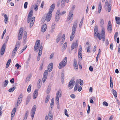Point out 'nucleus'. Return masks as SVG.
I'll return each mask as SVG.
<instances>
[{
  "label": "nucleus",
  "instance_id": "1",
  "mask_svg": "<svg viewBox=\"0 0 120 120\" xmlns=\"http://www.w3.org/2000/svg\"><path fill=\"white\" fill-rule=\"evenodd\" d=\"M77 23V22L76 21L74 23L72 27V33L70 36V40L71 41H72L73 40L74 37L75 36L74 35L75 34L76 29Z\"/></svg>",
  "mask_w": 120,
  "mask_h": 120
},
{
  "label": "nucleus",
  "instance_id": "2",
  "mask_svg": "<svg viewBox=\"0 0 120 120\" xmlns=\"http://www.w3.org/2000/svg\"><path fill=\"white\" fill-rule=\"evenodd\" d=\"M94 38L96 39V38H98L99 40H101L100 35L98 32V27L97 26H96L94 27Z\"/></svg>",
  "mask_w": 120,
  "mask_h": 120
},
{
  "label": "nucleus",
  "instance_id": "3",
  "mask_svg": "<svg viewBox=\"0 0 120 120\" xmlns=\"http://www.w3.org/2000/svg\"><path fill=\"white\" fill-rule=\"evenodd\" d=\"M67 58L65 57L60 62L58 68L59 69L62 68L64 67L67 64Z\"/></svg>",
  "mask_w": 120,
  "mask_h": 120
},
{
  "label": "nucleus",
  "instance_id": "4",
  "mask_svg": "<svg viewBox=\"0 0 120 120\" xmlns=\"http://www.w3.org/2000/svg\"><path fill=\"white\" fill-rule=\"evenodd\" d=\"M61 93V90L60 89L58 91H57L56 93V104H57V105H59V99L58 96H59L60 97L62 95Z\"/></svg>",
  "mask_w": 120,
  "mask_h": 120
},
{
  "label": "nucleus",
  "instance_id": "5",
  "mask_svg": "<svg viewBox=\"0 0 120 120\" xmlns=\"http://www.w3.org/2000/svg\"><path fill=\"white\" fill-rule=\"evenodd\" d=\"M55 7V4H52L50 6L49 11L47 15H52V11L54 10Z\"/></svg>",
  "mask_w": 120,
  "mask_h": 120
},
{
  "label": "nucleus",
  "instance_id": "6",
  "mask_svg": "<svg viewBox=\"0 0 120 120\" xmlns=\"http://www.w3.org/2000/svg\"><path fill=\"white\" fill-rule=\"evenodd\" d=\"M36 109V107L35 105H34L33 107L31 109V111L30 114L31 116L32 119H33L34 117V115Z\"/></svg>",
  "mask_w": 120,
  "mask_h": 120
},
{
  "label": "nucleus",
  "instance_id": "7",
  "mask_svg": "<svg viewBox=\"0 0 120 120\" xmlns=\"http://www.w3.org/2000/svg\"><path fill=\"white\" fill-rule=\"evenodd\" d=\"M78 42V40H76L75 43H73L72 44L71 48V50H73L74 48H75V49L76 50H77Z\"/></svg>",
  "mask_w": 120,
  "mask_h": 120
},
{
  "label": "nucleus",
  "instance_id": "8",
  "mask_svg": "<svg viewBox=\"0 0 120 120\" xmlns=\"http://www.w3.org/2000/svg\"><path fill=\"white\" fill-rule=\"evenodd\" d=\"M22 94H20L18 99L17 104L15 105V107L19 105L22 101Z\"/></svg>",
  "mask_w": 120,
  "mask_h": 120
},
{
  "label": "nucleus",
  "instance_id": "9",
  "mask_svg": "<svg viewBox=\"0 0 120 120\" xmlns=\"http://www.w3.org/2000/svg\"><path fill=\"white\" fill-rule=\"evenodd\" d=\"M6 48V44L4 43L1 48L0 49V54L1 55H3L5 52Z\"/></svg>",
  "mask_w": 120,
  "mask_h": 120
},
{
  "label": "nucleus",
  "instance_id": "10",
  "mask_svg": "<svg viewBox=\"0 0 120 120\" xmlns=\"http://www.w3.org/2000/svg\"><path fill=\"white\" fill-rule=\"evenodd\" d=\"M75 83V81L73 80H71L69 82L68 86V87H70L69 89H72L74 86V83Z\"/></svg>",
  "mask_w": 120,
  "mask_h": 120
},
{
  "label": "nucleus",
  "instance_id": "11",
  "mask_svg": "<svg viewBox=\"0 0 120 120\" xmlns=\"http://www.w3.org/2000/svg\"><path fill=\"white\" fill-rule=\"evenodd\" d=\"M73 66L75 70H77L78 68V66L77 61L75 59L74 60Z\"/></svg>",
  "mask_w": 120,
  "mask_h": 120
},
{
  "label": "nucleus",
  "instance_id": "12",
  "mask_svg": "<svg viewBox=\"0 0 120 120\" xmlns=\"http://www.w3.org/2000/svg\"><path fill=\"white\" fill-rule=\"evenodd\" d=\"M53 64L52 63H50L48 67V70H49V72H51L53 68Z\"/></svg>",
  "mask_w": 120,
  "mask_h": 120
},
{
  "label": "nucleus",
  "instance_id": "13",
  "mask_svg": "<svg viewBox=\"0 0 120 120\" xmlns=\"http://www.w3.org/2000/svg\"><path fill=\"white\" fill-rule=\"evenodd\" d=\"M38 90L37 89H36L33 94V98L34 99H36L38 95Z\"/></svg>",
  "mask_w": 120,
  "mask_h": 120
},
{
  "label": "nucleus",
  "instance_id": "14",
  "mask_svg": "<svg viewBox=\"0 0 120 120\" xmlns=\"http://www.w3.org/2000/svg\"><path fill=\"white\" fill-rule=\"evenodd\" d=\"M47 29V25L46 24H44L42 26L41 29V31L42 32H44L46 31Z\"/></svg>",
  "mask_w": 120,
  "mask_h": 120
},
{
  "label": "nucleus",
  "instance_id": "15",
  "mask_svg": "<svg viewBox=\"0 0 120 120\" xmlns=\"http://www.w3.org/2000/svg\"><path fill=\"white\" fill-rule=\"evenodd\" d=\"M109 4L108 1L107 0H106L105 1V8L106 11L109 12V9H108V5Z\"/></svg>",
  "mask_w": 120,
  "mask_h": 120
},
{
  "label": "nucleus",
  "instance_id": "16",
  "mask_svg": "<svg viewBox=\"0 0 120 120\" xmlns=\"http://www.w3.org/2000/svg\"><path fill=\"white\" fill-rule=\"evenodd\" d=\"M56 26V23L55 22H53L52 24L51 27V32L52 33L53 32V31L55 28Z\"/></svg>",
  "mask_w": 120,
  "mask_h": 120
},
{
  "label": "nucleus",
  "instance_id": "17",
  "mask_svg": "<svg viewBox=\"0 0 120 120\" xmlns=\"http://www.w3.org/2000/svg\"><path fill=\"white\" fill-rule=\"evenodd\" d=\"M101 37L105 36V28L104 27H102L101 29Z\"/></svg>",
  "mask_w": 120,
  "mask_h": 120
},
{
  "label": "nucleus",
  "instance_id": "18",
  "mask_svg": "<svg viewBox=\"0 0 120 120\" xmlns=\"http://www.w3.org/2000/svg\"><path fill=\"white\" fill-rule=\"evenodd\" d=\"M17 50V47H15L12 53V56H13V57L15 56V53H16Z\"/></svg>",
  "mask_w": 120,
  "mask_h": 120
},
{
  "label": "nucleus",
  "instance_id": "19",
  "mask_svg": "<svg viewBox=\"0 0 120 120\" xmlns=\"http://www.w3.org/2000/svg\"><path fill=\"white\" fill-rule=\"evenodd\" d=\"M34 18H35L34 17H32V15H28V17L27 19V22L28 23H29L30 21H31V20H32V19Z\"/></svg>",
  "mask_w": 120,
  "mask_h": 120
},
{
  "label": "nucleus",
  "instance_id": "20",
  "mask_svg": "<svg viewBox=\"0 0 120 120\" xmlns=\"http://www.w3.org/2000/svg\"><path fill=\"white\" fill-rule=\"evenodd\" d=\"M16 111V109L15 108H14L12 110L11 114V118H12V117H13L15 115V112Z\"/></svg>",
  "mask_w": 120,
  "mask_h": 120
},
{
  "label": "nucleus",
  "instance_id": "21",
  "mask_svg": "<svg viewBox=\"0 0 120 120\" xmlns=\"http://www.w3.org/2000/svg\"><path fill=\"white\" fill-rule=\"evenodd\" d=\"M66 0H62L61 2V8H63L65 5Z\"/></svg>",
  "mask_w": 120,
  "mask_h": 120
},
{
  "label": "nucleus",
  "instance_id": "22",
  "mask_svg": "<svg viewBox=\"0 0 120 120\" xmlns=\"http://www.w3.org/2000/svg\"><path fill=\"white\" fill-rule=\"evenodd\" d=\"M67 42H65L63 44V46L62 48V50H64L66 49L67 46Z\"/></svg>",
  "mask_w": 120,
  "mask_h": 120
},
{
  "label": "nucleus",
  "instance_id": "23",
  "mask_svg": "<svg viewBox=\"0 0 120 120\" xmlns=\"http://www.w3.org/2000/svg\"><path fill=\"white\" fill-rule=\"evenodd\" d=\"M62 39V37L61 36L60 34H59L57 38L56 39V41L57 43H58L60 40Z\"/></svg>",
  "mask_w": 120,
  "mask_h": 120
},
{
  "label": "nucleus",
  "instance_id": "24",
  "mask_svg": "<svg viewBox=\"0 0 120 120\" xmlns=\"http://www.w3.org/2000/svg\"><path fill=\"white\" fill-rule=\"evenodd\" d=\"M115 19L116 23L118 24H120V18L118 17H116Z\"/></svg>",
  "mask_w": 120,
  "mask_h": 120
},
{
  "label": "nucleus",
  "instance_id": "25",
  "mask_svg": "<svg viewBox=\"0 0 120 120\" xmlns=\"http://www.w3.org/2000/svg\"><path fill=\"white\" fill-rule=\"evenodd\" d=\"M33 19L32 20H31V21L30 22V28H31L33 25L34 23V22L35 20V18H34H34L32 19Z\"/></svg>",
  "mask_w": 120,
  "mask_h": 120
},
{
  "label": "nucleus",
  "instance_id": "26",
  "mask_svg": "<svg viewBox=\"0 0 120 120\" xmlns=\"http://www.w3.org/2000/svg\"><path fill=\"white\" fill-rule=\"evenodd\" d=\"M41 81L40 79H39L38 80V83L37 86L38 88H40L41 86Z\"/></svg>",
  "mask_w": 120,
  "mask_h": 120
},
{
  "label": "nucleus",
  "instance_id": "27",
  "mask_svg": "<svg viewBox=\"0 0 120 120\" xmlns=\"http://www.w3.org/2000/svg\"><path fill=\"white\" fill-rule=\"evenodd\" d=\"M108 4V9H109V12H110L111 9V1L110 2H109Z\"/></svg>",
  "mask_w": 120,
  "mask_h": 120
},
{
  "label": "nucleus",
  "instance_id": "28",
  "mask_svg": "<svg viewBox=\"0 0 120 120\" xmlns=\"http://www.w3.org/2000/svg\"><path fill=\"white\" fill-rule=\"evenodd\" d=\"M112 93L115 97H116L117 96V93L116 91L114 90H112Z\"/></svg>",
  "mask_w": 120,
  "mask_h": 120
},
{
  "label": "nucleus",
  "instance_id": "29",
  "mask_svg": "<svg viewBox=\"0 0 120 120\" xmlns=\"http://www.w3.org/2000/svg\"><path fill=\"white\" fill-rule=\"evenodd\" d=\"M50 98V96L48 95L46 98L45 100V102L46 103H47L49 100V99Z\"/></svg>",
  "mask_w": 120,
  "mask_h": 120
},
{
  "label": "nucleus",
  "instance_id": "30",
  "mask_svg": "<svg viewBox=\"0 0 120 120\" xmlns=\"http://www.w3.org/2000/svg\"><path fill=\"white\" fill-rule=\"evenodd\" d=\"M52 15H46V20L47 22H49L50 20Z\"/></svg>",
  "mask_w": 120,
  "mask_h": 120
},
{
  "label": "nucleus",
  "instance_id": "31",
  "mask_svg": "<svg viewBox=\"0 0 120 120\" xmlns=\"http://www.w3.org/2000/svg\"><path fill=\"white\" fill-rule=\"evenodd\" d=\"M11 59H10L8 61L6 65V68H7L9 67L10 64L11 62Z\"/></svg>",
  "mask_w": 120,
  "mask_h": 120
},
{
  "label": "nucleus",
  "instance_id": "32",
  "mask_svg": "<svg viewBox=\"0 0 120 120\" xmlns=\"http://www.w3.org/2000/svg\"><path fill=\"white\" fill-rule=\"evenodd\" d=\"M48 71L47 70H45L43 74V77L47 78L48 75Z\"/></svg>",
  "mask_w": 120,
  "mask_h": 120
},
{
  "label": "nucleus",
  "instance_id": "33",
  "mask_svg": "<svg viewBox=\"0 0 120 120\" xmlns=\"http://www.w3.org/2000/svg\"><path fill=\"white\" fill-rule=\"evenodd\" d=\"M29 112V111H26V113L25 114V116L24 117V119L25 120H26L27 119Z\"/></svg>",
  "mask_w": 120,
  "mask_h": 120
},
{
  "label": "nucleus",
  "instance_id": "34",
  "mask_svg": "<svg viewBox=\"0 0 120 120\" xmlns=\"http://www.w3.org/2000/svg\"><path fill=\"white\" fill-rule=\"evenodd\" d=\"M100 26L102 27H103L104 24V21L103 19H101L100 21Z\"/></svg>",
  "mask_w": 120,
  "mask_h": 120
},
{
  "label": "nucleus",
  "instance_id": "35",
  "mask_svg": "<svg viewBox=\"0 0 120 120\" xmlns=\"http://www.w3.org/2000/svg\"><path fill=\"white\" fill-rule=\"evenodd\" d=\"M8 80H5L4 82V84L3 85V87H5L8 84Z\"/></svg>",
  "mask_w": 120,
  "mask_h": 120
},
{
  "label": "nucleus",
  "instance_id": "36",
  "mask_svg": "<svg viewBox=\"0 0 120 120\" xmlns=\"http://www.w3.org/2000/svg\"><path fill=\"white\" fill-rule=\"evenodd\" d=\"M31 98V97L30 96H28L26 103V104L27 105L28 103L29 102Z\"/></svg>",
  "mask_w": 120,
  "mask_h": 120
},
{
  "label": "nucleus",
  "instance_id": "37",
  "mask_svg": "<svg viewBox=\"0 0 120 120\" xmlns=\"http://www.w3.org/2000/svg\"><path fill=\"white\" fill-rule=\"evenodd\" d=\"M107 30L109 33H111L112 30V27H107Z\"/></svg>",
  "mask_w": 120,
  "mask_h": 120
},
{
  "label": "nucleus",
  "instance_id": "38",
  "mask_svg": "<svg viewBox=\"0 0 120 120\" xmlns=\"http://www.w3.org/2000/svg\"><path fill=\"white\" fill-rule=\"evenodd\" d=\"M4 22L6 24H7L8 22V17L7 15H4Z\"/></svg>",
  "mask_w": 120,
  "mask_h": 120
},
{
  "label": "nucleus",
  "instance_id": "39",
  "mask_svg": "<svg viewBox=\"0 0 120 120\" xmlns=\"http://www.w3.org/2000/svg\"><path fill=\"white\" fill-rule=\"evenodd\" d=\"M15 87H14L9 89L8 90V91L10 92H12L15 89Z\"/></svg>",
  "mask_w": 120,
  "mask_h": 120
},
{
  "label": "nucleus",
  "instance_id": "40",
  "mask_svg": "<svg viewBox=\"0 0 120 120\" xmlns=\"http://www.w3.org/2000/svg\"><path fill=\"white\" fill-rule=\"evenodd\" d=\"M101 50L99 49V51H98V53L97 55V57H96V62H98V56L99 54H100L101 53Z\"/></svg>",
  "mask_w": 120,
  "mask_h": 120
},
{
  "label": "nucleus",
  "instance_id": "41",
  "mask_svg": "<svg viewBox=\"0 0 120 120\" xmlns=\"http://www.w3.org/2000/svg\"><path fill=\"white\" fill-rule=\"evenodd\" d=\"M73 16V15H69L67 18V21H68L70 20H71H71H72Z\"/></svg>",
  "mask_w": 120,
  "mask_h": 120
},
{
  "label": "nucleus",
  "instance_id": "42",
  "mask_svg": "<svg viewBox=\"0 0 120 120\" xmlns=\"http://www.w3.org/2000/svg\"><path fill=\"white\" fill-rule=\"evenodd\" d=\"M61 77L62 78H61V80L62 82H64V73H62L61 74Z\"/></svg>",
  "mask_w": 120,
  "mask_h": 120
},
{
  "label": "nucleus",
  "instance_id": "43",
  "mask_svg": "<svg viewBox=\"0 0 120 120\" xmlns=\"http://www.w3.org/2000/svg\"><path fill=\"white\" fill-rule=\"evenodd\" d=\"M23 29L22 28H20L19 31V34H23Z\"/></svg>",
  "mask_w": 120,
  "mask_h": 120
},
{
  "label": "nucleus",
  "instance_id": "44",
  "mask_svg": "<svg viewBox=\"0 0 120 120\" xmlns=\"http://www.w3.org/2000/svg\"><path fill=\"white\" fill-rule=\"evenodd\" d=\"M83 19L84 17H83L82 19L79 24V27L80 28H81L82 27V24L83 22Z\"/></svg>",
  "mask_w": 120,
  "mask_h": 120
},
{
  "label": "nucleus",
  "instance_id": "45",
  "mask_svg": "<svg viewBox=\"0 0 120 120\" xmlns=\"http://www.w3.org/2000/svg\"><path fill=\"white\" fill-rule=\"evenodd\" d=\"M82 54L81 52H78V57L79 58H80L81 60L82 58Z\"/></svg>",
  "mask_w": 120,
  "mask_h": 120
},
{
  "label": "nucleus",
  "instance_id": "46",
  "mask_svg": "<svg viewBox=\"0 0 120 120\" xmlns=\"http://www.w3.org/2000/svg\"><path fill=\"white\" fill-rule=\"evenodd\" d=\"M56 16H55L56 21V22L58 21L60 19V17L59 16L60 15H56Z\"/></svg>",
  "mask_w": 120,
  "mask_h": 120
},
{
  "label": "nucleus",
  "instance_id": "47",
  "mask_svg": "<svg viewBox=\"0 0 120 120\" xmlns=\"http://www.w3.org/2000/svg\"><path fill=\"white\" fill-rule=\"evenodd\" d=\"M33 6L32 7V8H31V10L30 11L29 13L28 14V15H32L33 12Z\"/></svg>",
  "mask_w": 120,
  "mask_h": 120
},
{
  "label": "nucleus",
  "instance_id": "48",
  "mask_svg": "<svg viewBox=\"0 0 120 120\" xmlns=\"http://www.w3.org/2000/svg\"><path fill=\"white\" fill-rule=\"evenodd\" d=\"M20 42L19 41H18L16 43L15 47H16L17 48V47L18 46H20Z\"/></svg>",
  "mask_w": 120,
  "mask_h": 120
},
{
  "label": "nucleus",
  "instance_id": "49",
  "mask_svg": "<svg viewBox=\"0 0 120 120\" xmlns=\"http://www.w3.org/2000/svg\"><path fill=\"white\" fill-rule=\"evenodd\" d=\"M46 19V17L45 16H43L41 19V21L42 22H44Z\"/></svg>",
  "mask_w": 120,
  "mask_h": 120
},
{
  "label": "nucleus",
  "instance_id": "50",
  "mask_svg": "<svg viewBox=\"0 0 120 120\" xmlns=\"http://www.w3.org/2000/svg\"><path fill=\"white\" fill-rule=\"evenodd\" d=\"M51 88L49 86L47 90V94H49L50 92V91Z\"/></svg>",
  "mask_w": 120,
  "mask_h": 120
},
{
  "label": "nucleus",
  "instance_id": "51",
  "mask_svg": "<svg viewBox=\"0 0 120 120\" xmlns=\"http://www.w3.org/2000/svg\"><path fill=\"white\" fill-rule=\"evenodd\" d=\"M103 105H105L106 106H107L108 105V103L106 101H104L103 102Z\"/></svg>",
  "mask_w": 120,
  "mask_h": 120
},
{
  "label": "nucleus",
  "instance_id": "52",
  "mask_svg": "<svg viewBox=\"0 0 120 120\" xmlns=\"http://www.w3.org/2000/svg\"><path fill=\"white\" fill-rule=\"evenodd\" d=\"M39 46L35 44L34 47V50L35 51H36L38 49V47H39Z\"/></svg>",
  "mask_w": 120,
  "mask_h": 120
},
{
  "label": "nucleus",
  "instance_id": "53",
  "mask_svg": "<svg viewBox=\"0 0 120 120\" xmlns=\"http://www.w3.org/2000/svg\"><path fill=\"white\" fill-rule=\"evenodd\" d=\"M87 51L88 52H90V47L89 45H88V47L87 48Z\"/></svg>",
  "mask_w": 120,
  "mask_h": 120
},
{
  "label": "nucleus",
  "instance_id": "54",
  "mask_svg": "<svg viewBox=\"0 0 120 120\" xmlns=\"http://www.w3.org/2000/svg\"><path fill=\"white\" fill-rule=\"evenodd\" d=\"M98 9L101 10L102 9L101 4V2L99 3L98 4Z\"/></svg>",
  "mask_w": 120,
  "mask_h": 120
},
{
  "label": "nucleus",
  "instance_id": "55",
  "mask_svg": "<svg viewBox=\"0 0 120 120\" xmlns=\"http://www.w3.org/2000/svg\"><path fill=\"white\" fill-rule=\"evenodd\" d=\"M22 36V35L21 34H19V37H18V40H20L21 39Z\"/></svg>",
  "mask_w": 120,
  "mask_h": 120
},
{
  "label": "nucleus",
  "instance_id": "56",
  "mask_svg": "<svg viewBox=\"0 0 120 120\" xmlns=\"http://www.w3.org/2000/svg\"><path fill=\"white\" fill-rule=\"evenodd\" d=\"M112 25L111 24V22L110 21H109L108 22L107 27H112Z\"/></svg>",
  "mask_w": 120,
  "mask_h": 120
},
{
  "label": "nucleus",
  "instance_id": "57",
  "mask_svg": "<svg viewBox=\"0 0 120 120\" xmlns=\"http://www.w3.org/2000/svg\"><path fill=\"white\" fill-rule=\"evenodd\" d=\"M61 13H60V10H58L57 11L56 15H60Z\"/></svg>",
  "mask_w": 120,
  "mask_h": 120
},
{
  "label": "nucleus",
  "instance_id": "58",
  "mask_svg": "<svg viewBox=\"0 0 120 120\" xmlns=\"http://www.w3.org/2000/svg\"><path fill=\"white\" fill-rule=\"evenodd\" d=\"M27 38V33L26 31H25L24 33V35L23 37V39H26Z\"/></svg>",
  "mask_w": 120,
  "mask_h": 120
},
{
  "label": "nucleus",
  "instance_id": "59",
  "mask_svg": "<svg viewBox=\"0 0 120 120\" xmlns=\"http://www.w3.org/2000/svg\"><path fill=\"white\" fill-rule=\"evenodd\" d=\"M40 42L39 40H37L35 44L39 46L40 44Z\"/></svg>",
  "mask_w": 120,
  "mask_h": 120
},
{
  "label": "nucleus",
  "instance_id": "60",
  "mask_svg": "<svg viewBox=\"0 0 120 120\" xmlns=\"http://www.w3.org/2000/svg\"><path fill=\"white\" fill-rule=\"evenodd\" d=\"M28 4V2H26L24 4V8L26 9L27 7V5Z\"/></svg>",
  "mask_w": 120,
  "mask_h": 120
},
{
  "label": "nucleus",
  "instance_id": "61",
  "mask_svg": "<svg viewBox=\"0 0 120 120\" xmlns=\"http://www.w3.org/2000/svg\"><path fill=\"white\" fill-rule=\"evenodd\" d=\"M15 66L16 67H17V68L18 69H19V68L21 67V65L18 63H17L16 64Z\"/></svg>",
  "mask_w": 120,
  "mask_h": 120
},
{
  "label": "nucleus",
  "instance_id": "62",
  "mask_svg": "<svg viewBox=\"0 0 120 120\" xmlns=\"http://www.w3.org/2000/svg\"><path fill=\"white\" fill-rule=\"evenodd\" d=\"M90 107L89 105H88V110L87 111V113L88 114H89L90 113Z\"/></svg>",
  "mask_w": 120,
  "mask_h": 120
},
{
  "label": "nucleus",
  "instance_id": "63",
  "mask_svg": "<svg viewBox=\"0 0 120 120\" xmlns=\"http://www.w3.org/2000/svg\"><path fill=\"white\" fill-rule=\"evenodd\" d=\"M30 79L27 77L26 81L25 82H28L30 80Z\"/></svg>",
  "mask_w": 120,
  "mask_h": 120
},
{
  "label": "nucleus",
  "instance_id": "64",
  "mask_svg": "<svg viewBox=\"0 0 120 120\" xmlns=\"http://www.w3.org/2000/svg\"><path fill=\"white\" fill-rule=\"evenodd\" d=\"M113 44L112 43H111L110 45V48L112 50H113Z\"/></svg>",
  "mask_w": 120,
  "mask_h": 120
}]
</instances>
